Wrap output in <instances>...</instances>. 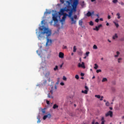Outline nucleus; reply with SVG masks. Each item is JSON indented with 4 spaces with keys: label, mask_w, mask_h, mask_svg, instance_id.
Segmentation results:
<instances>
[{
    "label": "nucleus",
    "mask_w": 124,
    "mask_h": 124,
    "mask_svg": "<svg viewBox=\"0 0 124 124\" xmlns=\"http://www.w3.org/2000/svg\"><path fill=\"white\" fill-rule=\"evenodd\" d=\"M66 2L68 5L64 8L61 9L59 12V15H64L65 14L64 12L66 11V12L68 13L69 14L68 17H71V16H72V13L76 11V8H77V5H78V0L74 1L72 5V8H71V6H70V2L67 0Z\"/></svg>",
    "instance_id": "obj_1"
},
{
    "label": "nucleus",
    "mask_w": 124,
    "mask_h": 124,
    "mask_svg": "<svg viewBox=\"0 0 124 124\" xmlns=\"http://www.w3.org/2000/svg\"><path fill=\"white\" fill-rule=\"evenodd\" d=\"M40 31H43L40 32L39 34L38 35V38L39 39H41L44 37V35L46 34V46H50V45H52V40L49 39V36H51V32L48 28H46V27H42V28H40Z\"/></svg>",
    "instance_id": "obj_2"
},
{
    "label": "nucleus",
    "mask_w": 124,
    "mask_h": 124,
    "mask_svg": "<svg viewBox=\"0 0 124 124\" xmlns=\"http://www.w3.org/2000/svg\"><path fill=\"white\" fill-rule=\"evenodd\" d=\"M69 18H71V21H72V23L71 24H76V20H74V19H77V15H74V17H69Z\"/></svg>",
    "instance_id": "obj_3"
},
{
    "label": "nucleus",
    "mask_w": 124,
    "mask_h": 124,
    "mask_svg": "<svg viewBox=\"0 0 124 124\" xmlns=\"http://www.w3.org/2000/svg\"><path fill=\"white\" fill-rule=\"evenodd\" d=\"M106 117H108L109 116L110 118L113 117V111H108L107 113L105 114Z\"/></svg>",
    "instance_id": "obj_4"
},
{
    "label": "nucleus",
    "mask_w": 124,
    "mask_h": 124,
    "mask_svg": "<svg viewBox=\"0 0 124 124\" xmlns=\"http://www.w3.org/2000/svg\"><path fill=\"white\" fill-rule=\"evenodd\" d=\"M52 19L54 22H58V16L55 14H52Z\"/></svg>",
    "instance_id": "obj_5"
},
{
    "label": "nucleus",
    "mask_w": 124,
    "mask_h": 124,
    "mask_svg": "<svg viewBox=\"0 0 124 124\" xmlns=\"http://www.w3.org/2000/svg\"><path fill=\"white\" fill-rule=\"evenodd\" d=\"M78 67H82V68H86V66H85V63L84 62H82L81 64L79 63L78 64Z\"/></svg>",
    "instance_id": "obj_6"
},
{
    "label": "nucleus",
    "mask_w": 124,
    "mask_h": 124,
    "mask_svg": "<svg viewBox=\"0 0 124 124\" xmlns=\"http://www.w3.org/2000/svg\"><path fill=\"white\" fill-rule=\"evenodd\" d=\"M66 16H68V15H67V14L66 13H65L64 15H63V17H62L61 22H64L65 21V19L66 18Z\"/></svg>",
    "instance_id": "obj_7"
},
{
    "label": "nucleus",
    "mask_w": 124,
    "mask_h": 124,
    "mask_svg": "<svg viewBox=\"0 0 124 124\" xmlns=\"http://www.w3.org/2000/svg\"><path fill=\"white\" fill-rule=\"evenodd\" d=\"M47 118L50 119L51 118V114L48 113L47 115L44 116L43 119V120H45L46 119H47Z\"/></svg>",
    "instance_id": "obj_8"
},
{
    "label": "nucleus",
    "mask_w": 124,
    "mask_h": 124,
    "mask_svg": "<svg viewBox=\"0 0 124 124\" xmlns=\"http://www.w3.org/2000/svg\"><path fill=\"white\" fill-rule=\"evenodd\" d=\"M59 57L60 58V59H63V58H64V54L62 52H60L59 54Z\"/></svg>",
    "instance_id": "obj_9"
},
{
    "label": "nucleus",
    "mask_w": 124,
    "mask_h": 124,
    "mask_svg": "<svg viewBox=\"0 0 124 124\" xmlns=\"http://www.w3.org/2000/svg\"><path fill=\"white\" fill-rule=\"evenodd\" d=\"M56 91H57V86L55 85L54 91V89H53V88H52L50 93H51V94H53V93H54V92H56Z\"/></svg>",
    "instance_id": "obj_10"
},
{
    "label": "nucleus",
    "mask_w": 124,
    "mask_h": 124,
    "mask_svg": "<svg viewBox=\"0 0 124 124\" xmlns=\"http://www.w3.org/2000/svg\"><path fill=\"white\" fill-rule=\"evenodd\" d=\"M101 121H102L101 124H105V120L104 119V117H102V118L101 119Z\"/></svg>",
    "instance_id": "obj_11"
},
{
    "label": "nucleus",
    "mask_w": 124,
    "mask_h": 124,
    "mask_svg": "<svg viewBox=\"0 0 124 124\" xmlns=\"http://www.w3.org/2000/svg\"><path fill=\"white\" fill-rule=\"evenodd\" d=\"M86 16H87V17H90V16H92V13H91V12H88L86 14Z\"/></svg>",
    "instance_id": "obj_12"
},
{
    "label": "nucleus",
    "mask_w": 124,
    "mask_h": 124,
    "mask_svg": "<svg viewBox=\"0 0 124 124\" xmlns=\"http://www.w3.org/2000/svg\"><path fill=\"white\" fill-rule=\"evenodd\" d=\"M88 90H84V91H81V93H85V94H88Z\"/></svg>",
    "instance_id": "obj_13"
},
{
    "label": "nucleus",
    "mask_w": 124,
    "mask_h": 124,
    "mask_svg": "<svg viewBox=\"0 0 124 124\" xmlns=\"http://www.w3.org/2000/svg\"><path fill=\"white\" fill-rule=\"evenodd\" d=\"M57 108H59V106L57 105V104H54L53 107V109H57Z\"/></svg>",
    "instance_id": "obj_14"
},
{
    "label": "nucleus",
    "mask_w": 124,
    "mask_h": 124,
    "mask_svg": "<svg viewBox=\"0 0 124 124\" xmlns=\"http://www.w3.org/2000/svg\"><path fill=\"white\" fill-rule=\"evenodd\" d=\"M113 39H116V38H118V34L117 33L115 34V35L112 37Z\"/></svg>",
    "instance_id": "obj_15"
},
{
    "label": "nucleus",
    "mask_w": 124,
    "mask_h": 124,
    "mask_svg": "<svg viewBox=\"0 0 124 124\" xmlns=\"http://www.w3.org/2000/svg\"><path fill=\"white\" fill-rule=\"evenodd\" d=\"M79 26H81V27H82V26L83 25V20H80L79 21Z\"/></svg>",
    "instance_id": "obj_16"
},
{
    "label": "nucleus",
    "mask_w": 124,
    "mask_h": 124,
    "mask_svg": "<svg viewBox=\"0 0 124 124\" xmlns=\"http://www.w3.org/2000/svg\"><path fill=\"white\" fill-rule=\"evenodd\" d=\"M93 31H99V29L98 28V26H95V28L93 29Z\"/></svg>",
    "instance_id": "obj_17"
},
{
    "label": "nucleus",
    "mask_w": 124,
    "mask_h": 124,
    "mask_svg": "<svg viewBox=\"0 0 124 124\" xmlns=\"http://www.w3.org/2000/svg\"><path fill=\"white\" fill-rule=\"evenodd\" d=\"M54 26V27H56L57 28H58L59 27V24H58V22H55Z\"/></svg>",
    "instance_id": "obj_18"
},
{
    "label": "nucleus",
    "mask_w": 124,
    "mask_h": 124,
    "mask_svg": "<svg viewBox=\"0 0 124 124\" xmlns=\"http://www.w3.org/2000/svg\"><path fill=\"white\" fill-rule=\"evenodd\" d=\"M116 54L117 55L114 56L115 58H118L119 57V55H120V52L117 51Z\"/></svg>",
    "instance_id": "obj_19"
},
{
    "label": "nucleus",
    "mask_w": 124,
    "mask_h": 124,
    "mask_svg": "<svg viewBox=\"0 0 124 124\" xmlns=\"http://www.w3.org/2000/svg\"><path fill=\"white\" fill-rule=\"evenodd\" d=\"M46 108H44L43 109H42V113L43 114H45V113H46V111L45 110H46Z\"/></svg>",
    "instance_id": "obj_20"
},
{
    "label": "nucleus",
    "mask_w": 124,
    "mask_h": 124,
    "mask_svg": "<svg viewBox=\"0 0 124 124\" xmlns=\"http://www.w3.org/2000/svg\"><path fill=\"white\" fill-rule=\"evenodd\" d=\"M94 65V68L95 69H97V68H98V65H97V64L95 63Z\"/></svg>",
    "instance_id": "obj_21"
},
{
    "label": "nucleus",
    "mask_w": 124,
    "mask_h": 124,
    "mask_svg": "<svg viewBox=\"0 0 124 124\" xmlns=\"http://www.w3.org/2000/svg\"><path fill=\"white\" fill-rule=\"evenodd\" d=\"M58 69H59V66H58V65L55 66V67L54 68V71H57Z\"/></svg>",
    "instance_id": "obj_22"
},
{
    "label": "nucleus",
    "mask_w": 124,
    "mask_h": 124,
    "mask_svg": "<svg viewBox=\"0 0 124 124\" xmlns=\"http://www.w3.org/2000/svg\"><path fill=\"white\" fill-rule=\"evenodd\" d=\"M116 15L118 16L117 17L118 19H121V16H120V13H118Z\"/></svg>",
    "instance_id": "obj_23"
},
{
    "label": "nucleus",
    "mask_w": 124,
    "mask_h": 124,
    "mask_svg": "<svg viewBox=\"0 0 124 124\" xmlns=\"http://www.w3.org/2000/svg\"><path fill=\"white\" fill-rule=\"evenodd\" d=\"M107 81V78H104L102 80V82H106Z\"/></svg>",
    "instance_id": "obj_24"
},
{
    "label": "nucleus",
    "mask_w": 124,
    "mask_h": 124,
    "mask_svg": "<svg viewBox=\"0 0 124 124\" xmlns=\"http://www.w3.org/2000/svg\"><path fill=\"white\" fill-rule=\"evenodd\" d=\"M76 50H77V49L76 48V46H74L73 47V52H76Z\"/></svg>",
    "instance_id": "obj_25"
},
{
    "label": "nucleus",
    "mask_w": 124,
    "mask_h": 124,
    "mask_svg": "<svg viewBox=\"0 0 124 124\" xmlns=\"http://www.w3.org/2000/svg\"><path fill=\"white\" fill-rule=\"evenodd\" d=\"M47 97H48V98H53V96H51V95H50V93H48V94H47Z\"/></svg>",
    "instance_id": "obj_26"
},
{
    "label": "nucleus",
    "mask_w": 124,
    "mask_h": 124,
    "mask_svg": "<svg viewBox=\"0 0 124 124\" xmlns=\"http://www.w3.org/2000/svg\"><path fill=\"white\" fill-rule=\"evenodd\" d=\"M50 75V71H47L46 74V76H49Z\"/></svg>",
    "instance_id": "obj_27"
},
{
    "label": "nucleus",
    "mask_w": 124,
    "mask_h": 124,
    "mask_svg": "<svg viewBox=\"0 0 124 124\" xmlns=\"http://www.w3.org/2000/svg\"><path fill=\"white\" fill-rule=\"evenodd\" d=\"M90 26H93V22L92 21H91L89 23Z\"/></svg>",
    "instance_id": "obj_28"
},
{
    "label": "nucleus",
    "mask_w": 124,
    "mask_h": 124,
    "mask_svg": "<svg viewBox=\"0 0 124 124\" xmlns=\"http://www.w3.org/2000/svg\"><path fill=\"white\" fill-rule=\"evenodd\" d=\"M93 49H94L95 50H96V49H97V46H96V45H94L93 46Z\"/></svg>",
    "instance_id": "obj_29"
},
{
    "label": "nucleus",
    "mask_w": 124,
    "mask_h": 124,
    "mask_svg": "<svg viewBox=\"0 0 124 124\" xmlns=\"http://www.w3.org/2000/svg\"><path fill=\"white\" fill-rule=\"evenodd\" d=\"M113 23H114V24H115L116 28H119V24H118V23H116L115 22H113Z\"/></svg>",
    "instance_id": "obj_30"
},
{
    "label": "nucleus",
    "mask_w": 124,
    "mask_h": 124,
    "mask_svg": "<svg viewBox=\"0 0 124 124\" xmlns=\"http://www.w3.org/2000/svg\"><path fill=\"white\" fill-rule=\"evenodd\" d=\"M95 97H97V98H100V95H95Z\"/></svg>",
    "instance_id": "obj_31"
},
{
    "label": "nucleus",
    "mask_w": 124,
    "mask_h": 124,
    "mask_svg": "<svg viewBox=\"0 0 124 124\" xmlns=\"http://www.w3.org/2000/svg\"><path fill=\"white\" fill-rule=\"evenodd\" d=\"M112 2L113 3H117V2H118V0H113Z\"/></svg>",
    "instance_id": "obj_32"
},
{
    "label": "nucleus",
    "mask_w": 124,
    "mask_h": 124,
    "mask_svg": "<svg viewBox=\"0 0 124 124\" xmlns=\"http://www.w3.org/2000/svg\"><path fill=\"white\" fill-rule=\"evenodd\" d=\"M75 78L78 80V79H79V76L78 75H76L75 76Z\"/></svg>",
    "instance_id": "obj_33"
},
{
    "label": "nucleus",
    "mask_w": 124,
    "mask_h": 124,
    "mask_svg": "<svg viewBox=\"0 0 124 124\" xmlns=\"http://www.w3.org/2000/svg\"><path fill=\"white\" fill-rule=\"evenodd\" d=\"M89 54H90V52H89V51L86 52V57H88Z\"/></svg>",
    "instance_id": "obj_34"
},
{
    "label": "nucleus",
    "mask_w": 124,
    "mask_h": 124,
    "mask_svg": "<svg viewBox=\"0 0 124 124\" xmlns=\"http://www.w3.org/2000/svg\"><path fill=\"white\" fill-rule=\"evenodd\" d=\"M99 72H101V69H98L96 70V73H99Z\"/></svg>",
    "instance_id": "obj_35"
},
{
    "label": "nucleus",
    "mask_w": 124,
    "mask_h": 124,
    "mask_svg": "<svg viewBox=\"0 0 124 124\" xmlns=\"http://www.w3.org/2000/svg\"><path fill=\"white\" fill-rule=\"evenodd\" d=\"M106 106H109L110 105V103L108 102L106 103Z\"/></svg>",
    "instance_id": "obj_36"
},
{
    "label": "nucleus",
    "mask_w": 124,
    "mask_h": 124,
    "mask_svg": "<svg viewBox=\"0 0 124 124\" xmlns=\"http://www.w3.org/2000/svg\"><path fill=\"white\" fill-rule=\"evenodd\" d=\"M85 89H86L85 90L89 91V88L87 86H85Z\"/></svg>",
    "instance_id": "obj_37"
},
{
    "label": "nucleus",
    "mask_w": 124,
    "mask_h": 124,
    "mask_svg": "<svg viewBox=\"0 0 124 124\" xmlns=\"http://www.w3.org/2000/svg\"><path fill=\"white\" fill-rule=\"evenodd\" d=\"M38 119V121H37V123L38 124H39V123H41V121H40V119H39V118H37Z\"/></svg>",
    "instance_id": "obj_38"
},
{
    "label": "nucleus",
    "mask_w": 124,
    "mask_h": 124,
    "mask_svg": "<svg viewBox=\"0 0 124 124\" xmlns=\"http://www.w3.org/2000/svg\"><path fill=\"white\" fill-rule=\"evenodd\" d=\"M95 22H96V23H98V22H99V19L98 18H96L95 20Z\"/></svg>",
    "instance_id": "obj_39"
},
{
    "label": "nucleus",
    "mask_w": 124,
    "mask_h": 124,
    "mask_svg": "<svg viewBox=\"0 0 124 124\" xmlns=\"http://www.w3.org/2000/svg\"><path fill=\"white\" fill-rule=\"evenodd\" d=\"M62 79L64 81H66V77L63 76Z\"/></svg>",
    "instance_id": "obj_40"
},
{
    "label": "nucleus",
    "mask_w": 124,
    "mask_h": 124,
    "mask_svg": "<svg viewBox=\"0 0 124 124\" xmlns=\"http://www.w3.org/2000/svg\"><path fill=\"white\" fill-rule=\"evenodd\" d=\"M101 27H102V24H99L98 26V28L99 30V28H101Z\"/></svg>",
    "instance_id": "obj_41"
},
{
    "label": "nucleus",
    "mask_w": 124,
    "mask_h": 124,
    "mask_svg": "<svg viewBox=\"0 0 124 124\" xmlns=\"http://www.w3.org/2000/svg\"><path fill=\"white\" fill-rule=\"evenodd\" d=\"M121 61H122V58H119L118 60V62H121Z\"/></svg>",
    "instance_id": "obj_42"
},
{
    "label": "nucleus",
    "mask_w": 124,
    "mask_h": 124,
    "mask_svg": "<svg viewBox=\"0 0 124 124\" xmlns=\"http://www.w3.org/2000/svg\"><path fill=\"white\" fill-rule=\"evenodd\" d=\"M60 2L61 3H64V0H60Z\"/></svg>",
    "instance_id": "obj_43"
},
{
    "label": "nucleus",
    "mask_w": 124,
    "mask_h": 124,
    "mask_svg": "<svg viewBox=\"0 0 124 124\" xmlns=\"http://www.w3.org/2000/svg\"><path fill=\"white\" fill-rule=\"evenodd\" d=\"M103 96H102L101 97V98L100 99V100L101 101H102V100H103Z\"/></svg>",
    "instance_id": "obj_44"
},
{
    "label": "nucleus",
    "mask_w": 124,
    "mask_h": 124,
    "mask_svg": "<svg viewBox=\"0 0 124 124\" xmlns=\"http://www.w3.org/2000/svg\"><path fill=\"white\" fill-rule=\"evenodd\" d=\"M46 104H47V105H49V104H50V101L46 100Z\"/></svg>",
    "instance_id": "obj_45"
},
{
    "label": "nucleus",
    "mask_w": 124,
    "mask_h": 124,
    "mask_svg": "<svg viewBox=\"0 0 124 124\" xmlns=\"http://www.w3.org/2000/svg\"><path fill=\"white\" fill-rule=\"evenodd\" d=\"M60 84L61 85V86H64V83L63 82H61Z\"/></svg>",
    "instance_id": "obj_46"
},
{
    "label": "nucleus",
    "mask_w": 124,
    "mask_h": 124,
    "mask_svg": "<svg viewBox=\"0 0 124 124\" xmlns=\"http://www.w3.org/2000/svg\"><path fill=\"white\" fill-rule=\"evenodd\" d=\"M108 19H111V16H110V15H108Z\"/></svg>",
    "instance_id": "obj_47"
},
{
    "label": "nucleus",
    "mask_w": 124,
    "mask_h": 124,
    "mask_svg": "<svg viewBox=\"0 0 124 124\" xmlns=\"http://www.w3.org/2000/svg\"><path fill=\"white\" fill-rule=\"evenodd\" d=\"M80 75H81V76H84V75H85V74H84V73H81V74H80Z\"/></svg>",
    "instance_id": "obj_48"
},
{
    "label": "nucleus",
    "mask_w": 124,
    "mask_h": 124,
    "mask_svg": "<svg viewBox=\"0 0 124 124\" xmlns=\"http://www.w3.org/2000/svg\"><path fill=\"white\" fill-rule=\"evenodd\" d=\"M46 83H47V80H44V84H46Z\"/></svg>",
    "instance_id": "obj_49"
},
{
    "label": "nucleus",
    "mask_w": 124,
    "mask_h": 124,
    "mask_svg": "<svg viewBox=\"0 0 124 124\" xmlns=\"http://www.w3.org/2000/svg\"><path fill=\"white\" fill-rule=\"evenodd\" d=\"M46 14H51V12H46Z\"/></svg>",
    "instance_id": "obj_50"
},
{
    "label": "nucleus",
    "mask_w": 124,
    "mask_h": 124,
    "mask_svg": "<svg viewBox=\"0 0 124 124\" xmlns=\"http://www.w3.org/2000/svg\"><path fill=\"white\" fill-rule=\"evenodd\" d=\"M120 4H121V5H124V3H123V2H121Z\"/></svg>",
    "instance_id": "obj_51"
},
{
    "label": "nucleus",
    "mask_w": 124,
    "mask_h": 124,
    "mask_svg": "<svg viewBox=\"0 0 124 124\" xmlns=\"http://www.w3.org/2000/svg\"><path fill=\"white\" fill-rule=\"evenodd\" d=\"M109 109H110V110H113V108L110 107V108H109Z\"/></svg>",
    "instance_id": "obj_52"
},
{
    "label": "nucleus",
    "mask_w": 124,
    "mask_h": 124,
    "mask_svg": "<svg viewBox=\"0 0 124 124\" xmlns=\"http://www.w3.org/2000/svg\"><path fill=\"white\" fill-rule=\"evenodd\" d=\"M100 21H103V18H100Z\"/></svg>",
    "instance_id": "obj_53"
},
{
    "label": "nucleus",
    "mask_w": 124,
    "mask_h": 124,
    "mask_svg": "<svg viewBox=\"0 0 124 124\" xmlns=\"http://www.w3.org/2000/svg\"><path fill=\"white\" fill-rule=\"evenodd\" d=\"M108 41L109 42V43H111V41L110 40L108 39Z\"/></svg>",
    "instance_id": "obj_54"
},
{
    "label": "nucleus",
    "mask_w": 124,
    "mask_h": 124,
    "mask_svg": "<svg viewBox=\"0 0 124 124\" xmlns=\"http://www.w3.org/2000/svg\"><path fill=\"white\" fill-rule=\"evenodd\" d=\"M92 124H94V121H93L92 123Z\"/></svg>",
    "instance_id": "obj_55"
},
{
    "label": "nucleus",
    "mask_w": 124,
    "mask_h": 124,
    "mask_svg": "<svg viewBox=\"0 0 124 124\" xmlns=\"http://www.w3.org/2000/svg\"><path fill=\"white\" fill-rule=\"evenodd\" d=\"M106 26H109V23H107Z\"/></svg>",
    "instance_id": "obj_56"
},
{
    "label": "nucleus",
    "mask_w": 124,
    "mask_h": 124,
    "mask_svg": "<svg viewBox=\"0 0 124 124\" xmlns=\"http://www.w3.org/2000/svg\"><path fill=\"white\" fill-rule=\"evenodd\" d=\"M94 78H95V77H94V76H93L92 78V79H94Z\"/></svg>",
    "instance_id": "obj_57"
},
{
    "label": "nucleus",
    "mask_w": 124,
    "mask_h": 124,
    "mask_svg": "<svg viewBox=\"0 0 124 124\" xmlns=\"http://www.w3.org/2000/svg\"><path fill=\"white\" fill-rule=\"evenodd\" d=\"M91 1H92V2H93V1H95V0H91Z\"/></svg>",
    "instance_id": "obj_58"
},
{
    "label": "nucleus",
    "mask_w": 124,
    "mask_h": 124,
    "mask_svg": "<svg viewBox=\"0 0 124 124\" xmlns=\"http://www.w3.org/2000/svg\"><path fill=\"white\" fill-rule=\"evenodd\" d=\"M60 67L62 68V64L60 65Z\"/></svg>",
    "instance_id": "obj_59"
},
{
    "label": "nucleus",
    "mask_w": 124,
    "mask_h": 124,
    "mask_svg": "<svg viewBox=\"0 0 124 124\" xmlns=\"http://www.w3.org/2000/svg\"><path fill=\"white\" fill-rule=\"evenodd\" d=\"M96 16H97L98 18H99V16L98 15V14L96 15Z\"/></svg>",
    "instance_id": "obj_60"
},
{
    "label": "nucleus",
    "mask_w": 124,
    "mask_h": 124,
    "mask_svg": "<svg viewBox=\"0 0 124 124\" xmlns=\"http://www.w3.org/2000/svg\"><path fill=\"white\" fill-rule=\"evenodd\" d=\"M95 124H99V123H98V122H96Z\"/></svg>",
    "instance_id": "obj_61"
},
{
    "label": "nucleus",
    "mask_w": 124,
    "mask_h": 124,
    "mask_svg": "<svg viewBox=\"0 0 124 124\" xmlns=\"http://www.w3.org/2000/svg\"><path fill=\"white\" fill-rule=\"evenodd\" d=\"M59 81H60V78H58V82H59Z\"/></svg>",
    "instance_id": "obj_62"
},
{
    "label": "nucleus",
    "mask_w": 124,
    "mask_h": 124,
    "mask_svg": "<svg viewBox=\"0 0 124 124\" xmlns=\"http://www.w3.org/2000/svg\"><path fill=\"white\" fill-rule=\"evenodd\" d=\"M64 49H66V46H65L64 47Z\"/></svg>",
    "instance_id": "obj_63"
},
{
    "label": "nucleus",
    "mask_w": 124,
    "mask_h": 124,
    "mask_svg": "<svg viewBox=\"0 0 124 124\" xmlns=\"http://www.w3.org/2000/svg\"><path fill=\"white\" fill-rule=\"evenodd\" d=\"M122 119H124V116L122 117Z\"/></svg>",
    "instance_id": "obj_64"
}]
</instances>
